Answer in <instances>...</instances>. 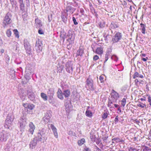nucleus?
Wrapping results in <instances>:
<instances>
[{"label": "nucleus", "mask_w": 151, "mask_h": 151, "mask_svg": "<svg viewBox=\"0 0 151 151\" xmlns=\"http://www.w3.org/2000/svg\"><path fill=\"white\" fill-rule=\"evenodd\" d=\"M12 15L11 14L8 12L5 16L2 21V25L4 27H6L7 25L10 24L12 22L11 19Z\"/></svg>", "instance_id": "nucleus-1"}, {"label": "nucleus", "mask_w": 151, "mask_h": 151, "mask_svg": "<svg viewBox=\"0 0 151 151\" xmlns=\"http://www.w3.org/2000/svg\"><path fill=\"white\" fill-rule=\"evenodd\" d=\"M122 37V35L121 33L117 32L112 38L111 41L113 43L117 42L121 39Z\"/></svg>", "instance_id": "nucleus-2"}, {"label": "nucleus", "mask_w": 151, "mask_h": 151, "mask_svg": "<svg viewBox=\"0 0 151 151\" xmlns=\"http://www.w3.org/2000/svg\"><path fill=\"white\" fill-rule=\"evenodd\" d=\"M110 95L111 99L113 100V101L116 102L117 100L119 97V94L114 90L113 89L111 91Z\"/></svg>", "instance_id": "nucleus-3"}, {"label": "nucleus", "mask_w": 151, "mask_h": 151, "mask_svg": "<svg viewBox=\"0 0 151 151\" xmlns=\"http://www.w3.org/2000/svg\"><path fill=\"white\" fill-rule=\"evenodd\" d=\"M22 105L25 108L27 109V111L29 110H32L35 107V105L31 103H24Z\"/></svg>", "instance_id": "nucleus-4"}, {"label": "nucleus", "mask_w": 151, "mask_h": 151, "mask_svg": "<svg viewBox=\"0 0 151 151\" xmlns=\"http://www.w3.org/2000/svg\"><path fill=\"white\" fill-rule=\"evenodd\" d=\"M42 44L40 41H38L36 42L35 45V49L36 50L37 52H39L42 51Z\"/></svg>", "instance_id": "nucleus-5"}, {"label": "nucleus", "mask_w": 151, "mask_h": 151, "mask_svg": "<svg viewBox=\"0 0 151 151\" xmlns=\"http://www.w3.org/2000/svg\"><path fill=\"white\" fill-rule=\"evenodd\" d=\"M29 129L28 132L31 134H33L34 130L35 129V127L32 122H30L29 124Z\"/></svg>", "instance_id": "nucleus-6"}, {"label": "nucleus", "mask_w": 151, "mask_h": 151, "mask_svg": "<svg viewBox=\"0 0 151 151\" xmlns=\"http://www.w3.org/2000/svg\"><path fill=\"white\" fill-rule=\"evenodd\" d=\"M57 97L61 100H63L64 99L63 96V93L62 92L60 88H58V91L57 92Z\"/></svg>", "instance_id": "nucleus-7"}, {"label": "nucleus", "mask_w": 151, "mask_h": 151, "mask_svg": "<svg viewBox=\"0 0 151 151\" xmlns=\"http://www.w3.org/2000/svg\"><path fill=\"white\" fill-rule=\"evenodd\" d=\"M35 24L37 28L41 27L42 26L40 20L38 18H36L35 19Z\"/></svg>", "instance_id": "nucleus-8"}, {"label": "nucleus", "mask_w": 151, "mask_h": 151, "mask_svg": "<svg viewBox=\"0 0 151 151\" xmlns=\"http://www.w3.org/2000/svg\"><path fill=\"white\" fill-rule=\"evenodd\" d=\"M66 69L68 72L70 73L73 71V69L72 64L67 63L66 64Z\"/></svg>", "instance_id": "nucleus-9"}, {"label": "nucleus", "mask_w": 151, "mask_h": 151, "mask_svg": "<svg viewBox=\"0 0 151 151\" xmlns=\"http://www.w3.org/2000/svg\"><path fill=\"white\" fill-rule=\"evenodd\" d=\"M50 127L53 132L54 136L56 138H58V135L57 132V130L56 128L52 124H51Z\"/></svg>", "instance_id": "nucleus-10"}, {"label": "nucleus", "mask_w": 151, "mask_h": 151, "mask_svg": "<svg viewBox=\"0 0 151 151\" xmlns=\"http://www.w3.org/2000/svg\"><path fill=\"white\" fill-rule=\"evenodd\" d=\"M73 35L72 33H70L68 32L67 35V37H68V39L67 40V41L69 42V43H71L72 41H74V38H73Z\"/></svg>", "instance_id": "nucleus-11"}, {"label": "nucleus", "mask_w": 151, "mask_h": 151, "mask_svg": "<svg viewBox=\"0 0 151 151\" xmlns=\"http://www.w3.org/2000/svg\"><path fill=\"white\" fill-rule=\"evenodd\" d=\"M111 52V49H108L106 52L105 56V60L104 62H106L109 59V56Z\"/></svg>", "instance_id": "nucleus-12"}, {"label": "nucleus", "mask_w": 151, "mask_h": 151, "mask_svg": "<svg viewBox=\"0 0 151 151\" xmlns=\"http://www.w3.org/2000/svg\"><path fill=\"white\" fill-rule=\"evenodd\" d=\"M70 92L69 90H65L63 91V95L65 98H68L70 96Z\"/></svg>", "instance_id": "nucleus-13"}, {"label": "nucleus", "mask_w": 151, "mask_h": 151, "mask_svg": "<svg viewBox=\"0 0 151 151\" xmlns=\"http://www.w3.org/2000/svg\"><path fill=\"white\" fill-rule=\"evenodd\" d=\"M61 18L64 23H66L67 21V17L65 13H62Z\"/></svg>", "instance_id": "nucleus-14"}, {"label": "nucleus", "mask_w": 151, "mask_h": 151, "mask_svg": "<svg viewBox=\"0 0 151 151\" xmlns=\"http://www.w3.org/2000/svg\"><path fill=\"white\" fill-rule=\"evenodd\" d=\"M27 94L28 95V98L31 100H33L35 98V96L34 93L32 92H28Z\"/></svg>", "instance_id": "nucleus-15"}, {"label": "nucleus", "mask_w": 151, "mask_h": 151, "mask_svg": "<svg viewBox=\"0 0 151 151\" xmlns=\"http://www.w3.org/2000/svg\"><path fill=\"white\" fill-rule=\"evenodd\" d=\"M137 77L143 78H144V77L143 75L139 74L138 72H136L134 73L133 76V78L135 79Z\"/></svg>", "instance_id": "nucleus-16"}, {"label": "nucleus", "mask_w": 151, "mask_h": 151, "mask_svg": "<svg viewBox=\"0 0 151 151\" xmlns=\"http://www.w3.org/2000/svg\"><path fill=\"white\" fill-rule=\"evenodd\" d=\"M86 141L85 139L83 138L78 140L77 143L79 146H81Z\"/></svg>", "instance_id": "nucleus-17"}, {"label": "nucleus", "mask_w": 151, "mask_h": 151, "mask_svg": "<svg viewBox=\"0 0 151 151\" xmlns=\"http://www.w3.org/2000/svg\"><path fill=\"white\" fill-rule=\"evenodd\" d=\"M140 25L141 26L140 29H142V33L145 34V33L146 26L145 24L142 23H141Z\"/></svg>", "instance_id": "nucleus-18"}, {"label": "nucleus", "mask_w": 151, "mask_h": 151, "mask_svg": "<svg viewBox=\"0 0 151 151\" xmlns=\"http://www.w3.org/2000/svg\"><path fill=\"white\" fill-rule=\"evenodd\" d=\"M103 50L101 47H98L96 50V53L98 54H101L103 53Z\"/></svg>", "instance_id": "nucleus-19"}, {"label": "nucleus", "mask_w": 151, "mask_h": 151, "mask_svg": "<svg viewBox=\"0 0 151 151\" xmlns=\"http://www.w3.org/2000/svg\"><path fill=\"white\" fill-rule=\"evenodd\" d=\"M24 46L26 50H28L30 48V46L29 44L27 42H24Z\"/></svg>", "instance_id": "nucleus-20"}, {"label": "nucleus", "mask_w": 151, "mask_h": 151, "mask_svg": "<svg viewBox=\"0 0 151 151\" xmlns=\"http://www.w3.org/2000/svg\"><path fill=\"white\" fill-rule=\"evenodd\" d=\"M83 53V50L79 48L77 51L76 54L77 56H81Z\"/></svg>", "instance_id": "nucleus-21"}, {"label": "nucleus", "mask_w": 151, "mask_h": 151, "mask_svg": "<svg viewBox=\"0 0 151 151\" xmlns=\"http://www.w3.org/2000/svg\"><path fill=\"white\" fill-rule=\"evenodd\" d=\"M112 140V141H114L117 143L119 142H124V140L123 139H121L120 138L118 137H115Z\"/></svg>", "instance_id": "nucleus-22"}, {"label": "nucleus", "mask_w": 151, "mask_h": 151, "mask_svg": "<svg viewBox=\"0 0 151 151\" xmlns=\"http://www.w3.org/2000/svg\"><path fill=\"white\" fill-rule=\"evenodd\" d=\"M41 96L42 98L45 101H46L47 100V96L46 95V94L44 93H41Z\"/></svg>", "instance_id": "nucleus-23"}, {"label": "nucleus", "mask_w": 151, "mask_h": 151, "mask_svg": "<svg viewBox=\"0 0 151 151\" xmlns=\"http://www.w3.org/2000/svg\"><path fill=\"white\" fill-rule=\"evenodd\" d=\"M116 102H114L113 101V100L112 99H109L108 102V106L110 108H111L112 106L111 104L113 103H116Z\"/></svg>", "instance_id": "nucleus-24"}, {"label": "nucleus", "mask_w": 151, "mask_h": 151, "mask_svg": "<svg viewBox=\"0 0 151 151\" xmlns=\"http://www.w3.org/2000/svg\"><path fill=\"white\" fill-rule=\"evenodd\" d=\"M64 69V66L63 65H61L59 67H58L57 68V72L58 73H61L63 70Z\"/></svg>", "instance_id": "nucleus-25"}, {"label": "nucleus", "mask_w": 151, "mask_h": 151, "mask_svg": "<svg viewBox=\"0 0 151 151\" xmlns=\"http://www.w3.org/2000/svg\"><path fill=\"white\" fill-rule=\"evenodd\" d=\"M14 34L16 37H17L18 38H19V32L17 29H14L13 30Z\"/></svg>", "instance_id": "nucleus-26"}, {"label": "nucleus", "mask_w": 151, "mask_h": 151, "mask_svg": "<svg viewBox=\"0 0 151 151\" xmlns=\"http://www.w3.org/2000/svg\"><path fill=\"white\" fill-rule=\"evenodd\" d=\"M86 116L88 117H91L92 116V112L88 110H87L86 112Z\"/></svg>", "instance_id": "nucleus-27"}, {"label": "nucleus", "mask_w": 151, "mask_h": 151, "mask_svg": "<svg viewBox=\"0 0 151 151\" xmlns=\"http://www.w3.org/2000/svg\"><path fill=\"white\" fill-rule=\"evenodd\" d=\"M6 33L7 36L8 37H10L11 36L12 34V32L10 30V29H8L6 31Z\"/></svg>", "instance_id": "nucleus-28"}, {"label": "nucleus", "mask_w": 151, "mask_h": 151, "mask_svg": "<svg viewBox=\"0 0 151 151\" xmlns=\"http://www.w3.org/2000/svg\"><path fill=\"white\" fill-rule=\"evenodd\" d=\"M36 144L37 143L34 141H33L30 143V147L32 149L36 146Z\"/></svg>", "instance_id": "nucleus-29"}, {"label": "nucleus", "mask_w": 151, "mask_h": 151, "mask_svg": "<svg viewBox=\"0 0 151 151\" xmlns=\"http://www.w3.org/2000/svg\"><path fill=\"white\" fill-rule=\"evenodd\" d=\"M20 7L21 10H23L24 9V4L23 3V2H20Z\"/></svg>", "instance_id": "nucleus-30"}, {"label": "nucleus", "mask_w": 151, "mask_h": 151, "mask_svg": "<svg viewBox=\"0 0 151 151\" xmlns=\"http://www.w3.org/2000/svg\"><path fill=\"white\" fill-rule=\"evenodd\" d=\"M139 150L136 149L135 147H130L129 149V151H138Z\"/></svg>", "instance_id": "nucleus-31"}, {"label": "nucleus", "mask_w": 151, "mask_h": 151, "mask_svg": "<svg viewBox=\"0 0 151 151\" xmlns=\"http://www.w3.org/2000/svg\"><path fill=\"white\" fill-rule=\"evenodd\" d=\"M7 139L6 138H4V135H3V136H1L0 138V140L1 141H6Z\"/></svg>", "instance_id": "nucleus-32"}, {"label": "nucleus", "mask_w": 151, "mask_h": 151, "mask_svg": "<svg viewBox=\"0 0 151 151\" xmlns=\"http://www.w3.org/2000/svg\"><path fill=\"white\" fill-rule=\"evenodd\" d=\"M107 117V114L106 112H104L102 116V118L104 119H105Z\"/></svg>", "instance_id": "nucleus-33"}, {"label": "nucleus", "mask_w": 151, "mask_h": 151, "mask_svg": "<svg viewBox=\"0 0 151 151\" xmlns=\"http://www.w3.org/2000/svg\"><path fill=\"white\" fill-rule=\"evenodd\" d=\"M147 96H148V101L150 103V105L151 106V97L149 95H147Z\"/></svg>", "instance_id": "nucleus-34"}, {"label": "nucleus", "mask_w": 151, "mask_h": 151, "mask_svg": "<svg viewBox=\"0 0 151 151\" xmlns=\"http://www.w3.org/2000/svg\"><path fill=\"white\" fill-rule=\"evenodd\" d=\"M112 25L113 26L114 28H116L119 27L118 24L117 23H114L113 24H112Z\"/></svg>", "instance_id": "nucleus-35"}, {"label": "nucleus", "mask_w": 151, "mask_h": 151, "mask_svg": "<svg viewBox=\"0 0 151 151\" xmlns=\"http://www.w3.org/2000/svg\"><path fill=\"white\" fill-rule=\"evenodd\" d=\"M72 19L75 25H77L78 24V23L77 22L76 18L74 17L72 18Z\"/></svg>", "instance_id": "nucleus-36"}, {"label": "nucleus", "mask_w": 151, "mask_h": 151, "mask_svg": "<svg viewBox=\"0 0 151 151\" xmlns=\"http://www.w3.org/2000/svg\"><path fill=\"white\" fill-rule=\"evenodd\" d=\"M38 33L40 35L44 34V32L42 29H40L38 31Z\"/></svg>", "instance_id": "nucleus-37"}, {"label": "nucleus", "mask_w": 151, "mask_h": 151, "mask_svg": "<svg viewBox=\"0 0 151 151\" xmlns=\"http://www.w3.org/2000/svg\"><path fill=\"white\" fill-rule=\"evenodd\" d=\"M139 107H140L142 108H144V107L145 106V104H139L137 105Z\"/></svg>", "instance_id": "nucleus-38"}, {"label": "nucleus", "mask_w": 151, "mask_h": 151, "mask_svg": "<svg viewBox=\"0 0 151 151\" xmlns=\"http://www.w3.org/2000/svg\"><path fill=\"white\" fill-rule=\"evenodd\" d=\"M90 9L92 12H94V9L92 5H90Z\"/></svg>", "instance_id": "nucleus-39"}, {"label": "nucleus", "mask_w": 151, "mask_h": 151, "mask_svg": "<svg viewBox=\"0 0 151 151\" xmlns=\"http://www.w3.org/2000/svg\"><path fill=\"white\" fill-rule=\"evenodd\" d=\"M114 121L116 123L117 122H118L119 119H118V116H116V117L115 118Z\"/></svg>", "instance_id": "nucleus-40"}, {"label": "nucleus", "mask_w": 151, "mask_h": 151, "mask_svg": "<svg viewBox=\"0 0 151 151\" xmlns=\"http://www.w3.org/2000/svg\"><path fill=\"white\" fill-rule=\"evenodd\" d=\"M103 77L101 76H100L99 77V79L101 82H102L103 81Z\"/></svg>", "instance_id": "nucleus-41"}, {"label": "nucleus", "mask_w": 151, "mask_h": 151, "mask_svg": "<svg viewBox=\"0 0 151 151\" xmlns=\"http://www.w3.org/2000/svg\"><path fill=\"white\" fill-rule=\"evenodd\" d=\"M95 149L96 150V151H101V150L100 149H99L97 147H96V148H95Z\"/></svg>", "instance_id": "nucleus-42"}, {"label": "nucleus", "mask_w": 151, "mask_h": 151, "mask_svg": "<svg viewBox=\"0 0 151 151\" xmlns=\"http://www.w3.org/2000/svg\"><path fill=\"white\" fill-rule=\"evenodd\" d=\"M80 11L81 13L82 14V15H83V13L84 12V10L82 9H80Z\"/></svg>", "instance_id": "nucleus-43"}, {"label": "nucleus", "mask_w": 151, "mask_h": 151, "mask_svg": "<svg viewBox=\"0 0 151 151\" xmlns=\"http://www.w3.org/2000/svg\"><path fill=\"white\" fill-rule=\"evenodd\" d=\"M38 136H40V138H39V140L40 141L42 139V138H41L42 135L41 134H40V133H38Z\"/></svg>", "instance_id": "nucleus-44"}, {"label": "nucleus", "mask_w": 151, "mask_h": 151, "mask_svg": "<svg viewBox=\"0 0 151 151\" xmlns=\"http://www.w3.org/2000/svg\"><path fill=\"white\" fill-rule=\"evenodd\" d=\"M122 103H126V99L125 98L123 99L122 100Z\"/></svg>", "instance_id": "nucleus-45"}, {"label": "nucleus", "mask_w": 151, "mask_h": 151, "mask_svg": "<svg viewBox=\"0 0 151 151\" xmlns=\"http://www.w3.org/2000/svg\"><path fill=\"white\" fill-rule=\"evenodd\" d=\"M90 138L91 139H93V134H92L91 133L90 134Z\"/></svg>", "instance_id": "nucleus-46"}, {"label": "nucleus", "mask_w": 151, "mask_h": 151, "mask_svg": "<svg viewBox=\"0 0 151 151\" xmlns=\"http://www.w3.org/2000/svg\"><path fill=\"white\" fill-rule=\"evenodd\" d=\"M83 151H90V150L89 149V148H86L84 149Z\"/></svg>", "instance_id": "nucleus-47"}, {"label": "nucleus", "mask_w": 151, "mask_h": 151, "mask_svg": "<svg viewBox=\"0 0 151 151\" xmlns=\"http://www.w3.org/2000/svg\"><path fill=\"white\" fill-rule=\"evenodd\" d=\"M99 58V57L97 55H95V60H97Z\"/></svg>", "instance_id": "nucleus-48"}, {"label": "nucleus", "mask_w": 151, "mask_h": 151, "mask_svg": "<svg viewBox=\"0 0 151 151\" xmlns=\"http://www.w3.org/2000/svg\"><path fill=\"white\" fill-rule=\"evenodd\" d=\"M4 50L3 49H1L0 51V52L1 53H3L4 52Z\"/></svg>", "instance_id": "nucleus-49"}, {"label": "nucleus", "mask_w": 151, "mask_h": 151, "mask_svg": "<svg viewBox=\"0 0 151 151\" xmlns=\"http://www.w3.org/2000/svg\"><path fill=\"white\" fill-rule=\"evenodd\" d=\"M114 105L115 108H117L119 106V105L118 104H114Z\"/></svg>", "instance_id": "nucleus-50"}, {"label": "nucleus", "mask_w": 151, "mask_h": 151, "mask_svg": "<svg viewBox=\"0 0 151 151\" xmlns=\"http://www.w3.org/2000/svg\"><path fill=\"white\" fill-rule=\"evenodd\" d=\"M135 83H137L139 82V81L137 79L135 80Z\"/></svg>", "instance_id": "nucleus-51"}, {"label": "nucleus", "mask_w": 151, "mask_h": 151, "mask_svg": "<svg viewBox=\"0 0 151 151\" xmlns=\"http://www.w3.org/2000/svg\"><path fill=\"white\" fill-rule=\"evenodd\" d=\"M126 104V103H122L121 104H122V105L123 107H124L125 106V105Z\"/></svg>", "instance_id": "nucleus-52"}, {"label": "nucleus", "mask_w": 151, "mask_h": 151, "mask_svg": "<svg viewBox=\"0 0 151 151\" xmlns=\"http://www.w3.org/2000/svg\"><path fill=\"white\" fill-rule=\"evenodd\" d=\"M141 100V101H145V97H144L143 98H141L140 99Z\"/></svg>", "instance_id": "nucleus-53"}, {"label": "nucleus", "mask_w": 151, "mask_h": 151, "mask_svg": "<svg viewBox=\"0 0 151 151\" xmlns=\"http://www.w3.org/2000/svg\"><path fill=\"white\" fill-rule=\"evenodd\" d=\"M142 60L144 61H146L147 60V59L145 58H143Z\"/></svg>", "instance_id": "nucleus-54"}, {"label": "nucleus", "mask_w": 151, "mask_h": 151, "mask_svg": "<svg viewBox=\"0 0 151 151\" xmlns=\"http://www.w3.org/2000/svg\"><path fill=\"white\" fill-rule=\"evenodd\" d=\"M95 16L96 17V19L97 18L98 19V15L97 14H95Z\"/></svg>", "instance_id": "nucleus-55"}, {"label": "nucleus", "mask_w": 151, "mask_h": 151, "mask_svg": "<svg viewBox=\"0 0 151 151\" xmlns=\"http://www.w3.org/2000/svg\"><path fill=\"white\" fill-rule=\"evenodd\" d=\"M99 25V27H102L101 26V23L100 22H99L98 25V26Z\"/></svg>", "instance_id": "nucleus-56"}, {"label": "nucleus", "mask_w": 151, "mask_h": 151, "mask_svg": "<svg viewBox=\"0 0 151 151\" xmlns=\"http://www.w3.org/2000/svg\"><path fill=\"white\" fill-rule=\"evenodd\" d=\"M118 110L120 112H121V110L120 108H119Z\"/></svg>", "instance_id": "nucleus-57"}, {"label": "nucleus", "mask_w": 151, "mask_h": 151, "mask_svg": "<svg viewBox=\"0 0 151 151\" xmlns=\"http://www.w3.org/2000/svg\"><path fill=\"white\" fill-rule=\"evenodd\" d=\"M87 84L89 85H90V84H91V83H88V79H87Z\"/></svg>", "instance_id": "nucleus-58"}, {"label": "nucleus", "mask_w": 151, "mask_h": 151, "mask_svg": "<svg viewBox=\"0 0 151 151\" xmlns=\"http://www.w3.org/2000/svg\"><path fill=\"white\" fill-rule=\"evenodd\" d=\"M146 88L148 90H149V87L147 85H146Z\"/></svg>", "instance_id": "nucleus-59"}, {"label": "nucleus", "mask_w": 151, "mask_h": 151, "mask_svg": "<svg viewBox=\"0 0 151 151\" xmlns=\"http://www.w3.org/2000/svg\"><path fill=\"white\" fill-rule=\"evenodd\" d=\"M48 18L49 21V22H51L52 20H51V19H50V18H49V16H48Z\"/></svg>", "instance_id": "nucleus-60"}, {"label": "nucleus", "mask_w": 151, "mask_h": 151, "mask_svg": "<svg viewBox=\"0 0 151 151\" xmlns=\"http://www.w3.org/2000/svg\"><path fill=\"white\" fill-rule=\"evenodd\" d=\"M23 0H19V2H23Z\"/></svg>", "instance_id": "nucleus-61"}, {"label": "nucleus", "mask_w": 151, "mask_h": 151, "mask_svg": "<svg viewBox=\"0 0 151 151\" xmlns=\"http://www.w3.org/2000/svg\"><path fill=\"white\" fill-rule=\"evenodd\" d=\"M142 55L143 56L145 57L146 56V54H142Z\"/></svg>", "instance_id": "nucleus-62"}, {"label": "nucleus", "mask_w": 151, "mask_h": 151, "mask_svg": "<svg viewBox=\"0 0 151 151\" xmlns=\"http://www.w3.org/2000/svg\"><path fill=\"white\" fill-rule=\"evenodd\" d=\"M96 1H97L100 4V3H101V2H100V1L99 0H96Z\"/></svg>", "instance_id": "nucleus-63"}, {"label": "nucleus", "mask_w": 151, "mask_h": 151, "mask_svg": "<svg viewBox=\"0 0 151 151\" xmlns=\"http://www.w3.org/2000/svg\"><path fill=\"white\" fill-rule=\"evenodd\" d=\"M129 2H131L132 1V0H127Z\"/></svg>", "instance_id": "nucleus-64"}]
</instances>
